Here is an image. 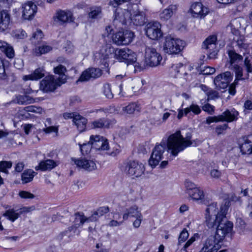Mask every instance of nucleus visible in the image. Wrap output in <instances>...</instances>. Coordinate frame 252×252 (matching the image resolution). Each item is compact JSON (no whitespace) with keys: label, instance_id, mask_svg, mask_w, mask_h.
Listing matches in <instances>:
<instances>
[{"label":"nucleus","instance_id":"obj_54","mask_svg":"<svg viewBox=\"0 0 252 252\" xmlns=\"http://www.w3.org/2000/svg\"><path fill=\"white\" fill-rule=\"evenodd\" d=\"M189 234L186 229L184 228L180 233L178 238V244L180 245L182 243L185 242V241L189 237Z\"/></svg>","mask_w":252,"mask_h":252},{"label":"nucleus","instance_id":"obj_29","mask_svg":"<svg viewBox=\"0 0 252 252\" xmlns=\"http://www.w3.org/2000/svg\"><path fill=\"white\" fill-rule=\"evenodd\" d=\"M0 50L9 59H12L14 57L15 53L13 47L7 42L0 40Z\"/></svg>","mask_w":252,"mask_h":252},{"label":"nucleus","instance_id":"obj_31","mask_svg":"<svg viewBox=\"0 0 252 252\" xmlns=\"http://www.w3.org/2000/svg\"><path fill=\"white\" fill-rule=\"evenodd\" d=\"M45 75V70L43 68L39 67L36 69L34 72L28 75H25L23 79L25 81L28 80H37L41 79Z\"/></svg>","mask_w":252,"mask_h":252},{"label":"nucleus","instance_id":"obj_12","mask_svg":"<svg viewBox=\"0 0 252 252\" xmlns=\"http://www.w3.org/2000/svg\"><path fill=\"white\" fill-rule=\"evenodd\" d=\"M160 28L161 25L159 22L157 21L150 22L146 26V34L151 39H158L162 36Z\"/></svg>","mask_w":252,"mask_h":252},{"label":"nucleus","instance_id":"obj_11","mask_svg":"<svg viewBox=\"0 0 252 252\" xmlns=\"http://www.w3.org/2000/svg\"><path fill=\"white\" fill-rule=\"evenodd\" d=\"M37 6L33 2L28 1L22 4L20 8L21 18L24 20H31L37 12Z\"/></svg>","mask_w":252,"mask_h":252},{"label":"nucleus","instance_id":"obj_38","mask_svg":"<svg viewBox=\"0 0 252 252\" xmlns=\"http://www.w3.org/2000/svg\"><path fill=\"white\" fill-rule=\"evenodd\" d=\"M189 196L194 200H201L204 198V193L200 188L196 187L188 194Z\"/></svg>","mask_w":252,"mask_h":252},{"label":"nucleus","instance_id":"obj_60","mask_svg":"<svg viewBox=\"0 0 252 252\" xmlns=\"http://www.w3.org/2000/svg\"><path fill=\"white\" fill-rule=\"evenodd\" d=\"M19 195L21 198L24 199H32L35 197L33 194L27 191H20Z\"/></svg>","mask_w":252,"mask_h":252},{"label":"nucleus","instance_id":"obj_3","mask_svg":"<svg viewBox=\"0 0 252 252\" xmlns=\"http://www.w3.org/2000/svg\"><path fill=\"white\" fill-rule=\"evenodd\" d=\"M191 138L190 133L188 134L186 137H184L179 130L170 135L167 142V152L171 155L170 157L177 156L180 152L190 146L192 144ZM169 158L172 159L170 158Z\"/></svg>","mask_w":252,"mask_h":252},{"label":"nucleus","instance_id":"obj_51","mask_svg":"<svg viewBox=\"0 0 252 252\" xmlns=\"http://www.w3.org/2000/svg\"><path fill=\"white\" fill-rule=\"evenodd\" d=\"M80 150L83 155L88 154L93 148L92 145L90 143V140L88 143H84L80 145Z\"/></svg>","mask_w":252,"mask_h":252},{"label":"nucleus","instance_id":"obj_19","mask_svg":"<svg viewBox=\"0 0 252 252\" xmlns=\"http://www.w3.org/2000/svg\"><path fill=\"white\" fill-rule=\"evenodd\" d=\"M239 112L235 109H227L224 111L221 115H219V118L221 122H226L230 123L236 121L238 119Z\"/></svg>","mask_w":252,"mask_h":252},{"label":"nucleus","instance_id":"obj_42","mask_svg":"<svg viewBox=\"0 0 252 252\" xmlns=\"http://www.w3.org/2000/svg\"><path fill=\"white\" fill-rule=\"evenodd\" d=\"M123 111L127 114H133L135 111L139 112L140 107L136 102H131L123 108Z\"/></svg>","mask_w":252,"mask_h":252},{"label":"nucleus","instance_id":"obj_46","mask_svg":"<svg viewBox=\"0 0 252 252\" xmlns=\"http://www.w3.org/2000/svg\"><path fill=\"white\" fill-rule=\"evenodd\" d=\"M43 37V34L41 30H37L34 32L32 37L31 38V40L33 44H37L39 43Z\"/></svg>","mask_w":252,"mask_h":252},{"label":"nucleus","instance_id":"obj_28","mask_svg":"<svg viewBox=\"0 0 252 252\" xmlns=\"http://www.w3.org/2000/svg\"><path fill=\"white\" fill-rule=\"evenodd\" d=\"M241 152L243 154L252 153V135L244 137L240 145Z\"/></svg>","mask_w":252,"mask_h":252},{"label":"nucleus","instance_id":"obj_26","mask_svg":"<svg viewBox=\"0 0 252 252\" xmlns=\"http://www.w3.org/2000/svg\"><path fill=\"white\" fill-rule=\"evenodd\" d=\"M56 18L61 24L73 21V14L70 11L60 10L57 12Z\"/></svg>","mask_w":252,"mask_h":252},{"label":"nucleus","instance_id":"obj_35","mask_svg":"<svg viewBox=\"0 0 252 252\" xmlns=\"http://www.w3.org/2000/svg\"><path fill=\"white\" fill-rule=\"evenodd\" d=\"M104 52H103L102 50H101L102 55H104L103 61L102 62V63L103 64L105 67H108L109 64L107 62L106 60L109 59V56L112 55L113 53H114V56L115 57L116 49L111 45H106L104 47Z\"/></svg>","mask_w":252,"mask_h":252},{"label":"nucleus","instance_id":"obj_47","mask_svg":"<svg viewBox=\"0 0 252 252\" xmlns=\"http://www.w3.org/2000/svg\"><path fill=\"white\" fill-rule=\"evenodd\" d=\"M52 48L48 45H43L39 46L37 48H35L34 53L36 56H40L43 54H46L50 51Z\"/></svg>","mask_w":252,"mask_h":252},{"label":"nucleus","instance_id":"obj_24","mask_svg":"<svg viewBox=\"0 0 252 252\" xmlns=\"http://www.w3.org/2000/svg\"><path fill=\"white\" fill-rule=\"evenodd\" d=\"M74 228L73 226L69 227L67 230L60 233L57 236V239L63 244L69 242L75 233L74 232Z\"/></svg>","mask_w":252,"mask_h":252},{"label":"nucleus","instance_id":"obj_5","mask_svg":"<svg viewBox=\"0 0 252 252\" xmlns=\"http://www.w3.org/2000/svg\"><path fill=\"white\" fill-rule=\"evenodd\" d=\"M185 45V42L179 38L166 36L163 44V50L168 54H177L183 49Z\"/></svg>","mask_w":252,"mask_h":252},{"label":"nucleus","instance_id":"obj_15","mask_svg":"<svg viewBox=\"0 0 252 252\" xmlns=\"http://www.w3.org/2000/svg\"><path fill=\"white\" fill-rule=\"evenodd\" d=\"M61 82L57 80L54 76H48L40 82V89L45 92L54 91L58 86L61 85Z\"/></svg>","mask_w":252,"mask_h":252},{"label":"nucleus","instance_id":"obj_25","mask_svg":"<svg viewBox=\"0 0 252 252\" xmlns=\"http://www.w3.org/2000/svg\"><path fill=\"white\" fill-rule=\"evenodd\" d=\"M177 9V7L176 5L171 4L169 5L159 14L160 19L162 21L168 20L176 12Z\"/></svg>","mask_w":252,"mask_h":252},{"label":"nucleus","instance_id":"obj_43","mask_svg":"<svg viewBox=\"0 0 252 252\" xmlns=\"http://www.w3.org/2000/svg\"><path fill=\"white\" fill-rule=\"evenodd\" d=\"M3 215L12 222H14L20 216L18 211L15 210L13 208L8 209Z\"/></svg>","mask_w":252,"mask_h":252},{"label":"nucleus","instance_id":"obj_6","mask_svg":"<svg viewBox=\"0 0 252 252\" xmlns=\"http://www.w3.org/2000/svg\"><path fill=\"white\" fill-rule=\"evenodd\" d=\"M162 58L156 49L147 47L145 48L144 61L145 63L150 67H155L158 65Z\"/></svg>","mask_w":252,"mask_h":252},{"label":"nucleus","instance_id":"obj_17","mask_svg":"<svg viewBox=\"0 0 252 252\" xmlns=\"http://www.w3.org/2000/svg\"><path fill=\"white\" fill-rule=\"evenodd\" d=\"M90 143L93 147L98 150H107L109 148L108 140L99 135H91Z\"/></svg>","mask_w":252,"mask_h":252},{"label":"nucleus","instance_id":"obj_55","mask_svg":"<svg viewBox=\"0 0 252 252\" xmlns=\"http://www.w3.org/2000/svg\"><path fill=\"white\" fill-rule=\"evenodd\" d=\"M103 94L108 98L111 99L113 97V94L111 91V88L109 84H105L103 86Z\"/></svg>","mask_w":252,"mask_h":252},{"label":"nucleus","instance_id":"obj_14","mask_svg":"<svg viewBox=\"0 0 252 252\" xmlns=\"http://www.w3.org/2000/svg\"><path fill=\"white\" fill-rule=\"evenodd\" d=\"M233 76L229 71H226L217 75L214 80V83L219 90L226 88L232 80Z\"/></svg>","mask_w":252,"mask_h":252},{"label":"nucleus","instance_id":"obj_58","mask_svg":"<svg viewBox=\"0 0 252 252\" xmlns=\"http://www.w3.org/2000/svg\"><path fill=\"white\" fill-rule=\"evenodd\" d=\"M13 36L16 38L23 39L26 36V33L23 30H16L13 32Z\"/></svg>","mask_w":252,"mask_h":252},{"label":"nucleus","instance_id":"obj_39","mask_svg":"<svg viewBox=\"0 0 252 252\" xmlns=\"http://www.w3.org/2000/svg\"><path fill=\"white\" fill-rule=\"evenodd\" d=\"M227 54L230 60V63L232 66H233V64L235 63H238L243 60L242 56L237 53L234 50H228Z\"/></svg>","mask_w":252,"mask_h":252},{"label":"nucleus","instance_id":"obj_37","mask_svg":"<svg viewBox=\"0 0 252 252\" xmlns=\"http://www.w3.org/2000/svg\"><path fill=\"white\" fill-rule=\"evenodd\" d=\"M54 72L56 74L60 75L58 80L61 84L64 83L66 79V76L64 74L65 72L66 71L65 67L63 65H59L55 67Z\"/></svg>","mask_w":252,"mask_h":252},{"label":"nucleus","instance_id":"obj_20","mask_svg":"<svg viewBox=\"0 0 252 252\" xmlns=\"http://www.w3.org/2000/svg\"><path fill=\"white\" fill-rule=\"evenodd\" d=\"M191 11L192 16L194 17L202 18L204 17L208 12L206 7H203L200 2H195L191 5Z\"/></svg>","mask_w":252,"mask_h":252},{"label":"nucleus","instance_id":"obj_13","mask_svg":"<svg viewBox=\"0 0 252 252\" xmlns=\"http://www.w3.org/2000/svg\"><path fill=\"white\" fill-rule=\"evenodd\" d=\"M165 149V144L164 143L157 145L155 146L149 160V164L152 168L155 167L161 160Z\"/></svg>","mask_w":252,"mask_h":252},{"label":"nucleus","instance_id":"obj_49","mask_svg":"<svg viewBox=\"0 0 252 252\" xmlns=\"http://www.w3.org/2000/svg\"><path fill=\"white\" fill-rule=\"evenodd\" d=\"M12 163L11 161H0V171L8 174V169L11 167Z\"/></svg>","mask_w":252,"mask_h":252},{"label":"nucleus","instance_id":"obj_23","mask_svg":"<svg viewBox=\"0 0 252 252\" xmlns=\"http://www.w3.org/2000/svg\"><path fill=\"white\" fill-rule=\"evenodd\" d=\"M10 21V15L6 10L0 12V32L6 30L9 28Z\"/></svg>","mask_w":252,"mask_h":252},{"label":"nucleus","instance_id":"obj_62","mask_svg":"<svg viewBox=\"0 0 252 252\" xmlns=\"http://www.w3.org/2000/svg\"><path fill=\"white\" fill-rule=\"evenodd\" d=\"M34 209V206H31V207H24L21 208H20L19 209L17 210V211H18V213H19V216L20 215H22L23 214L27 213L28 212H30Z\"/></svg>","mask_w":252,"mask_h":252},{"label":"nucleus","instance_id":"obj_52","mask_svg":"<svg viewBox=\"0 0 252 252\" xmlns=\"http://www.w3.org/2000/svg\"><path fill=\"white\" fill-rule=\"evenodd\" d=\"M132 64V63H131ZM132 64H133V67H134V71L135 73L138 71H141V70L144 69L147 66H148L147 64L145 63V61H144V62L139 63L138 62H136V61L133 63Z\"/></svg>","mask_w":252,"mask_h":252},{"label":"nucleus","instance_id":"obj_33","mask_svg":"<svg viewBox=\"0 0 252 252\" xmlns=\"http://www.w3.org/2000/svg\"><path fill=\"white\" fill-rule=\"evenodd\" d=\"M74 224L72 226L74 227V232H75L77 228L82 225L85 222L91 221L88 220V218H86L83 213L77 212L75 214Z\"/></svg>","mask_w":252,"mask_h":252},{"label":"nucleus","instance_id":"obj_57","mask_svg":"<svg viewBox=\"0 0 252 252\" xmlns=\"http://www.w3.org/2000/svg\"><path fill=\"white\" fill-rule=\"evenodd\" d=\"M114 16V21H118L120 22H124L125 21V19L123 17V11L122 9H117Z\"/></svg>","mask_w":252,"mask_h":252},{"label":"nucleus","instance_id":"obj_44","mask_svg":"<svg viewBox=\"0 0 252 252\" xmlns=\"http://www.w3.org/2000/svg\"><path fill=\"white\" fill-rule=\"evenodd\" d=\"M199 237L198 234H194L193 236L191 237L190 239L184 245V247L181 250V252H191V251H189V249H188L189 247H190L192 243L196 240V238H198Z\"/></svg>","mask_w":252,"mask_h":252},{"label":"nucleus","instance_id":"obj_16","mask_svg":"<svg viewBox=\"0 0 252 252\" xmlns=\"http://www.w3.org/2000/svg\"><path fill=\"white\" fill-rule=\"evenodd\" d=\"M102 74V71L99 68L91 67L84 70L78 79V81L85 82L91 79H96Z\"/></svg>","mask_w":252,"mask_h":252},{"label":"nucleus","instance_id":"obj_34","mask_svg":"<svg viewBox=\"0 0 252 252\" xmlns=\"http://www.w3.org/2000/svg\"><path fill=\"white\" fill-rule=\"evenodd\" d=\"M56 162L51 159H47L45 161H41L39 165L35 167L36 170H41L45 171L47 170H51L56 166Z\"/></svg>","mask_w":252,"mask_h":252},{"label":"nucleus","instance_id":"obj_48","mask_svg":"<svg viewBox=\"0 0 252 252\" xmlns=\"http://www.w3.org/2000/svg\"><path fill=\"white\" fill-rule=\"evenodd\" d=\"M101 15V9L98 7L91 8V10L89 13V17L92 19H97L100 17Z\"/></svg>","mask_w":252,"mask_h":252},{"label":"nucleus","instance_id":"obj_1","mask_svg":"<svg viewBox=\"0 0 252 252\" xmlns=\"http://www.w3.org/2000/svg\"><path fill=\"white\" fill-rule=\"evenodd\" d=\"M229 202L225 201L223 205H222L219 211L217 203L213 202L209 205L205 211V222L209 228L219 227L220 225L222 223L225 226L230 225L231 229H233V223L227 220L226 217Z\"/></svg>","mask_w":252,"mask_h":252},{"label":"nucleus","instance_id":"obj_61","mask_svg":"<svg viewBox=\"0 0 252 252\" xmlns=\"http://www.w3.org/2000/svg\"><path fill=\"white\" fill-rule=\"evenodd\" d=\"M202 110L212 115L214 112L215 107L209 103H207L203 106Z\"/></svg>","mask_w":252,"mask_h":252},{"label":"nucleus","instance_id":"obj_41","mask_svg":"<svg viewBox=\"0 0 252 252\" xmlns=\"http://www.w3.org/2000/svg\"><path fill=\"white\" fill-rule=\"evenodd\" d=\"M15 101L20 105H27L33 103L34 99L27 95H19L16 97Z\"/></svg>","mask_w":252,"mask_h":252},{"label":"nucleus","instance_id":"obj_21","mask_svg":"<svg viewBox=\"0 0 252 252\" xmlns=\"http://www.w3.org/2000/svg\"><path fill=\"white\" fill-rule=\"evenodd\" d=\"M131 21L133 25L135 26H141L144 25L147 22L145 13L140 11H134L131 15Z\"/></svg>","mask_w":252,"mask_h":252},{"label":"nucleus","instance_id":"obj_10","mask_svg":"<svg viewBox=\"0 0 252 252\" xmlns=\"http://www.w3.org/2000/svg\"><path fill=\"white\" fill-rule=\"evenodd\" d=\"M134 37V33L129 30L120 31L112 36L114 43L118 45H126L131 43Z\"/></svg>","mask_w":252,"mask_h":252},{"label":"nucleus","instance_id":"obj_27","mask_svg":"<svg viewBox=\"0 0 252 252\" xmlns=\"http://www.w3.org/2000/svg\"><path fill=\"white\" fill-rule=\"evenodd\" d=\"M142 215L141 210L136 205H133L126 209L123 215V220H126L129 217L136 218Z\"/></svg>","mask_w":252,"mask_h":252},{"label":"nucleus","instance_id":"obj_59","mask_svg":"<svg viewBox=\"0 0 252 252\" xmlns=\"http://www.w3.org/2000/svg\"><path fill=\"white\" fill-rule=\"evenodd\" d=\"M208 96L207 100L209 101L210 99H215L219 98V93L214 90L210 89V91H208L206 94Z\"/></svg>","mask_w":252,"mask_h":252},{"label":"nucleus","instance_id":"obj_7","mask_svg":"<svg viewBox=\"0 0 252 252\" xmlns=\"http://www.w3.org/2000/svg\"><path fill=\"white\" fill-rule=\"evenodd\" d=\"M115 58L120 62H125L128 65L136 61L135 53L128 48L116 49Z\"/></svg>","mask_w":252,"mask_h":252},{"label":"nucleus","instance_id":"obj_9","mask_svg":"<svg viewBox=\"0 0 252 252\" xmlns=\"http://www.w3.org/2000/svg\"><path fill=\"white\" fill-rule=\"evenodd\" d=\"M186 66L181 63L173 64L169 69L170 75L174 78H183L186 82L191 79V75L185 71Z\"/></svg>","mask_w":252,"mask_h":252},{"label":"nucleus","instance_id":"obj_36","mask_svg":"<svg viewBox=\"0 0 252 252\" xmlns=\"http://www.w3.org/2000/svg\"><path fill=\"white\" fill-rule=\"evenodd\" d=\"M109 212V208L108 207H101L99 208L96 211H95L91 216L88 218V220L92 221H95L97 220L98 218L103 216L104 214Z\"/></svg>","mask_w":252,"mask_h":252},{"label":"nucleus","instance_id":"obj_40","mask_svg":"<svg viewBox=\"0 0 252 252\" xmlns=\"http://www.w3.org/2000/svg\"><path fill=\"white\" fill-rule=\"evenodd\" d=\"M36 173L32 170L29 169L25 170L22 174V181L23 184H26L31 182Z\"/></svg>","mask_w":252,"mask_h":252},{"label":"nucleus","instance_id":"obj_63","mask_svg":"<svg viewBox=\"0 0 252 252\" xmlns=\"http://www.w3.org/2000/svg\"><path fill=\"white\" fill-rule=\"evenodd\" d=\"M246 212L250 217L252 218V198L248 200V203L246 207Z\"/></svg>","mask_w":252,"mask_h":252},{"label":"nucleus","instance_id":"obj_45","mask_svg":"<svg viewBox=\"0 0 252 252\" xmlns=\"http://www.w3.org/2000/svg\"><path fill=\"white\" fill-rule=\"evenodd\" d=\"M191 111L195 115H198L201 113V110L197 104H192L189 107L184 109L185 115H187Z\"/></svg>","mask_w":252,"mask_h":252},{"label":"nucleus","instance_id":"obj_50","mask_svg":"<svg viewBox=\"0 0 252 252\" xmlns=\"http://www.w3.org/2000/svg\"><path fill=\"white\" fill-rule=\"evenodd\" d=\"M244 65L248 73H252V57L246 56L244 60Z\"/></svg>","mask_w":252,"mask_h":252},{"label":"nucleus","instance_id":"obj_64","mask_svg":"<svg viewBox=\"0 0 252 252\" xmlns=\"http://www.w3.org/2000/svg\"><path fill=\"white\" fill-rule=\"evenodd\" d=\"M228 127V125L227 124H224L222 125L218 126L216 128V132L218 135L221 134L223 131L226 130Z\"/></svg>","mask_w":252,"mask_h":252},{"label":"nucleus","instance_id":"obj_4","mask_svg":"<svg viewBox=\"0 0 252 252\" xmlns=\"http://www.w3.org/2000/svg\"><path fill=\"white\" fill-rule=\"evenodd\" d=\"M122 170L129 177L132 179L141 177L144 174V165L138 161L130 160L124 163Z\"/></svg>","mask_w":252,"mask_h":252},{"label":"nucleus","instance_id":"obj_22","mask_svg":"<svg viewBox=\"0 0 252 252\" xmlns=\"http://www.w3.org/2000/svg\"><path fill=\"white\" fill-rule=\"evenodd\" d=\"M233 40L236 42V46L239 49V51L242 52L244 56L250 54L249 45L246 42L244 36H236Z\"/></svg>","mask_w":252,"mask_h":252},{"label":"nucleus","instance_id":"obj_32","mask_svg":"<svg viewBox=\"0 0 252 252\" xmlns=\"http://www.w3.org/2000/svg\"><path fill=\"white\" fill-rule=\"evenodd\" d=\"M111 121L107 119L101 118L94 121L92 123L93 128H105L110 127Z\"/></svg>","mask_w":252,"mask_h":252},{"label":"nucleus","instance_id":"obj_8","mask_svg":"<svg viewBox=\"0 0 252 252\" xmlns=\"http://www.w3.org/2000/svg\"><path fill=\"white\" fill-rule=\"evenodd\" d=\"M217 37L216 35H210L203 42L202 48L206 51V54L210 59L216 58L218 49L217 47Z\"/></svg>","mask_w":252,"mask_h":252},{"label":"nucleus","instance_id":"obj_53","mask_svg":"<svg viewBox=\"0 0 252 252\" xmlns=\"http://www.w3.org/2000/svg\"><path fill=\"white\" fill-rule=\"evenodd\" d=\"M235 70V73H236V79L235 81H236L238 82V80L242 79V76H243V69L241 67H240L239 65L237 64H234L232 66Z\"/></svg>","mask_w":252,"mask_h":252},{"label":"nucleus","instance_id":"obj_2","mask_svg":"<svg viewBox=\"0 0 252 252\" xmlns=\"http://www.w3.org/2000/svg\"><path fill=\"white\" fill-rule=\"evenodd\" d=\"M230 225L225 226L221 223L219 227L216 228L215 235L209 236L204 242L203 247L200 252H217L220 248V243L225 237L230 234L233 229H231Z\"/></svg>","mask_w":252,"mask_h":252},{"label":"nucleus","instance_id":"obj_56","mask_svg":"<svg viewBox=\"0 0 252 252\" xmlns=\"http://www.w3.org/2000/svg\"><path fill=\"white\" fill-rule=\"evenodd\" d=\"M185 186L186 188V192L188 194L197 187L195 184L189 181H186L185 182Z\"/></svg>","mask_w":252,"mask_h":252},{"label":"nucleus","instance_id":"obj_18","mask_svg":"<svg viewBox=\"0 0 252 252\" xmlns=\"http://www.w3.org/2000/svg\"><path fill=\"white\" fill-rule=\"evenodd\" d=\"M72 160L78 167L89 171L95 170L96 168V164L93 160L85 158L78 159L72 158Z\"/></svg>","mask_w":252,"mask_h":252},{"label":"nucleus","instance_id":"obj_30","mask_svg":"<svg viewBox=\"0 0 252 252\" xmlns=\"http://www.w3.org/2000/svg\"><path fill=\"white\" fill-rule=\"evenodd\" d=\"M73 122L75 124L78 130L80 132H83L86 129L88 120L85 118L77 114L74 117Z\"/></svg>","mask_w":252,"mask_h":252}]
</instances>
